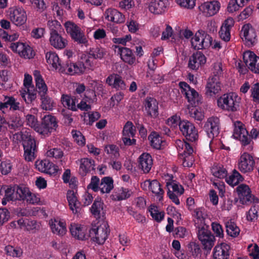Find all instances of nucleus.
Wrapping results in <instances>:
<instances>
[{
  "mask_svg": "<svg viewBox=\"0 0 259 259\" xmlns=\"http://www.w3.org/2000/svg\"><path fill=\"white\" fill-rule=\"evenodd\" d=\"M36 87L38 89L37 92L41 101V106L46 110H50L54 106V101L47 95L48 88L42 79L39 72L35 70L34 72Z\"/></svg>",
  "mask_w": 259,
  "mask_h": 259,
  "instance_id": "f257e3e1",
  "label": "nucleus"
},
{
  "mask_svg": "<svg viewBox=\"0 0 259 259\" xmlns=\"http://www.w3.org/2000/svg\"><path fill=\"white\" fill-rule=\"evenodd\" d=\"M22 145L24 150L25 160L30 161L35 158L34 154L36 151V141L34 138L27 132L20 133Z\"/></svg>",
  "mask_w": 259,
  "mask_h": 259,
  "instance_id": "f03ea898",
  "label": "nucleus"
},
{
  "mask_svg": "<svg viewBox=\"0 0 259 259\" xmlns=\"http://www.w3.org/2000/svg\"><path fill=\"white\" fill-rule=\"evenodd\" d=\"M67 32L71 36L72 39L77 44L85 45L88 40L83 32L75 23L67 21L65 23Z\"/></svg>",
  "mask_w": 259,
  "mask_h": 259,
  "instance_id": "7ed1b4c3",
  "label": "nucleus"
},
{
  "mask_svg": "<svg viewBox=\"0 0 259 259\" xmlns=\"http://www.w3.org/2000/svg\"><path fill=\"white\" fill-rule=\"evenodd\" d=\"M107 224L99 227H94L89 230L90 237L92 240L99 244H103L108 237L110 230Z\"/></svg>",
  "mask_w": 259,
  "mask_h": 259,
  "instance_id": "20e7f679",
  "label": "nucleus"
},
{
  "mask_svg": "<svg viewBox=\"0 0 259 259\" xmlns=\"http://www.w3.org/2000/svg\"><path fill=\"white\" fill-rule=\"evenodd\" d=\"M57 123L55 116L51 115H45L42 119L41 124L36 128V132L45 136L48 135L53 130H56L58 127Z\"/></svg>",
  "mask_w": 259,
  "mask_h": 259,
  "instance_id": "39448f33",
  "label": "nucleus"
},
{
  "mask_svg": "<svg viewBox=\"0 0 259 259\" xmlns=\"http://www.w3.org/2000/svg\"><path fill=\"white\" fill-rule=\"evenodd\" d=\"M198 239L203 246V249L210 250L214 245V236L211 232L204 227L199 228L197 232Z\"/></svg>",
  "mask_w": 259,
  "mask_h": 259,
  "instance_id": "423d86ee",
  "label": "nucleus"
},
{
  "mask_svg": "<svg viewBox=\"0 0 259 259\" xmlns=\"http://www.w3.org/2000/svg\"><path fill=\"white\" fill-rule=\"evenodd\" d=\"M236 191L241 203L248 204L252 202H258V198L251 195V190L247 185L242 184L237 188Z\"/></svg>",
  "mask_w": 259,
  "mask_h": 259,
  "instance_id": "0eeeda50",
  "label": "nucleus"
},
{
  "mask_svg": "<svg viewBox=\"0 0 259 259\" xmlns=\"http://www.w3.org/2000/svg\"><path fill=\"white\" fill-rule=\"evenodd\" d=\"M179 128L187 140L193 142L197 139V131L191 122L185 120L180 121Z\"/></svg>",
  "mask_w": 259,
  "mask_h": 259,
  "instance_id": "6e6552de",
  "label": "nucleus"
},
{
  "mask_svg": "<svg viewBox=\"0 0 259 259\" xmlns=\"http://www.w3.org/2000/svg\"><path fill=\"white\" fill-rule=\"evenodd\" d=\"M243 60L245 65L252 72L259 73V57L253 52H245L243 55Z\"/></svg>",
  "mask_w": 259,
  "mask_h": 259,
  "instance_id": "1a4fd4ad",
  "label": "nucleus"
},
{
  "mask_svg": "<svg viewBox=\"0 0 259 259\" xmlns=\"http://www.w3.org/2000/svg\"><path fill=\"white\" fill-rule=\"evenodd\" d=\"M218 106L222 109L234 112L237 110L239 107L237 103H235L232 97L229 94H224L220 97L217 101Z\"/></svg>",
  "mask_w": 259,
  "mask_h": 259,
  "instance_id": "9d476101",
  "label": "nucleus"
},
{
  "mask_svg": "<svg viewBox=\"0 0 259 259\" xmlns=\"http://www.w3.org/2000/svg\"><path fill=\"white\" fill-rule=\"evenodd\" d=\"M11 21L17 26L23 25L27 20L25 11L21 8H11L9 9Z\"/></svg>",
  "mask_w": 259,
  "mask_h": 259,
  "instance_id": "9b49d317",
  "label": "nucleus"
},
{
  "mask_svg": "<svg viewBox=\"0 0 259 259\" xmlns=\"http://www.w3.org/2000/svg\"><path fill=\"white\" fill-rule=\"evenodd\" d=\"M254 164L253 157L248 153H244L240 157L238 167L242 172L246 173L251 171Z\"/></svg>",
  "mask_w": 259,
  "mask_h": 259,
  "instance_id": "f8f14e48",
  "label": "nucleus"
},
{
  "mask_svg": "<svg viewBox=\"0 0 259 259\" xmlns=\"http://www.w3.org/2000/svg\"><path fill=\"white\" fill-rule=\"evenodd\" d=\"M220 119L217 117H211L207 119L204 129L209 138H213L219 134Z\"/></svg>",
  "mask_w": 259,
  "mask_h": 259,
  "instance_id": "ddd939ff",
  "label": "nucleus"
},
{
  "mask_svg": "<svg viewBox=\"0 0 259 259\" xmlns=\"http://www.w3.org/2000/svg\"><path fill=\"white\" fill-rule=\"evenodd\" d=\"M205 95L212 97L221 90V82L219 77H210L206 85Z\"/></svg>",
  "mask_w": 259,
  "mask_h": 259,
  "instance_id": "4468645a",
  "label": "nucleus"
},
{
  "mask_svg": "<svg viewBox=\"0 0 259 259\" xmlns=\"http://www.w3.org/2000/svg\"><path fill=\"white\" fill-rule=\"evenodd\" d=\"M206 63V57L201 52H197L190 57L188 67L192 70H197Z\"/></svg>",
  "mask_w": 259,
  "mask_h": 259,
  "instance_id": "2eb2a0df",
  "label": "nucleus"
},
{
  "mask_svg": "<svg viewBox=\"0 0 259 259\" xmlns=\"http://www.w3.org/2000/svg\"><path fill=\"white\" fill-rule=\"evenodd\" d=\"M241 32L243 33L246 44L248 46H252L254 44L256 39V33L254 29L249 23L244 25L242 28Z\"/></svg>",
  "mask_w": 259,
  "mask_h": 259,
  "instance_id": "dca6fc26",
  "label": "nucleus"
},
{
  "mask_svg": "<svg viewBox=\"0 0 259 259\" xmlns=\"http://www.w3.org/2000/svg\"><path fill=\"white\" fill-rule=\"evenodd\" d=\"M158 103L153 98L147 97L145 100V107L147 115L152 118H156L159 115Z\"/></svg>",
  "mask_w": 259,
  "mask_h": 259,
  "instance_id": "f3484780",
  "label": "nucleus"
},
{
  "mask_svg": "<svg viewBox=\"0 0 259 259\" xmlns=\"http://www.w3.org/2000/svg\"><path fill=\"white\" fill-rule=\"evenodd\" d=\"M233 136L235 139L239 140L243 146L248 145L251 142L247 131L242 126H235Z\"/></svg>",
  "mask_w": 259,
  "mask_h": 259,
  "instance_id": "a211bd4d",
  "label": "nucleus"
},
{
  "mask_svg": "<svg viewBox=\"0 0 259 259\" xmlns=\"http://www.w3.org/2000/svg\"><path fill=\"white\" fill-rule=\"evenodd\" d=\"M230 246L225 243L216 246L214 248L213 257L214 259H228L230 256Z\"/></svg>",
  "mask_w": 259,
  "mask_h": 259,
  "instance_id": "6ab92c4d",
  "label": "nucleus"
},
{
  "mask_svg": "<svg viewBox=\"0 0 259 259\" xmlns=\"http://www.w3.org/2000/svg\"><path fill=\"white\" fill-rule=\"evenodd\" d=\"M220 8V3L215 1L204 3L200 7L201 10L206 13V16L208 17L215 15L219 11Z\"/></svg>",
  "mask_w": 259,
  "mask_h": 259,
  "instance_id": "aec40b11",
  "label": "nucleus"
},
{
  "mask_svg": "<svg viewBox=\"0 0 259 259\" xmlns=\"http://www.w3.org/2000/svg\"><path fill=\"white\" fill-rule=\"evenodd\" d=\"M118 49V53L120 55L121 59L129 65H133L136 61V58L132 50L126 47L115 46Z\"/></svg>",
  "mask_w": 259,
  "mask_h": 259,
  "instance_id": "412c9836",
  "label": "nucleus"
},
{
  "mask_svg": "<svg viewBox=\"0 0 259 259\" xmlns=\"http://www.w3.org/2000/svg\"><path fill=\"white\" fill-rule=\"evenodd\" d=\"M105 18L108 21L121 23L124 21V16L117 10L114 9H108L105 12Z\"/></svg>",
  "mask_w": 259,
  "mask_h": 259,
  "instance_id": "4be33fe9",
  "label": "nucleus"
},
{
  "mask_svg": "<svg viewBox=\"0 0 259 259\" xmlns=\"http://www.w3.org/2000/svg\"><path fill=\"white\" fill-rule=\"evenodd\" d=\"M167 0H153L148 5L149 11L154 14H161L166 9Z\"/></svg>",
  "mask_w": 259,
  "mask_h": 259,
  "instance_id": "5701e85b",
  "label": "nucleus"
},
{
  "mask_svg": "<svg viewBox=\"0 0 259 259\" xmlns=\"http://www.w3.org/2000/svg\"><path fill=\"white\" fill-rule=\"evenodd\" d=\"M153 164L151 156L148 153H143L139 157V167L145 173L150 170Z\"/></svg>",
  "mask_w": 259,
  "mask_h": 259,
  "instance_id": "b1692460",
  "label": "nucleus"
},
{
  "mask_svg": "<svg viewBox=\"0 0 259 259\" xmlns=\"http://www.w3.org/2000/svg\"><path fill=\"white\" fill-rule=\"evenodd\" d=\"M67 198L70 209L73 213H76L81 209L80 203L77 200L74 192L72 190H68L67 194Z\"/></svg>",
  "mask_w": 259,
  "mask_h": 259,
  "instance_id": "393cba45",
  "label": "nucleus"
},
{
  "mask_svg": "<svg viewBox=\"0 0 259 259\" xmlns=\"http://www.w3.org/2000/svg\"><path fill=\"white\" fill-rule=\"evenodd\" d=\"M184 94L193 106H196L202 103L201 97L199 96L198 93L192 88L187 90Z\"/></svg>",
  "mask_w": 259,
  "mask_h": 259,
  "instance_id": "a878e982",
  "label": "nucleus"
},
{
  "mask_svg": "<svg viewBox=\"0 0 259 259\" xmlns=\"http://www.w3.org/2000/svg\"><path fill=\"white\" fill-rule=\"evenodd\" d=\"M104 203L101 201V198H97L94 201L92 207L91 212L92 214L97 219H100L101 216L105 215V212L103 210Z\"/></svg>",
  "mask_w": 259,
  "mask_h": 259,
  "instance_id": "bb28decb",
  "label": "nucleus"
},
{
  "mask_svg": "<svg viewBox=\"0 0 259 259\" xmlns=\"http://www.w3.org/2000/svg\"><path fill=\"white\" fill-rule=\"evenodd\" d=\"M147 183L148 184V187L152 192L154 193L156 196L160 197L159 200H161L162 199L164 191L161 188V185L159 182L156 180H154L152 181L147 180L145 182V184Z\"/></svg>",
  "mask_w": 259,
  "mask_h": 259,
  "instance_id": "cd10ccee",
  "label": "nucleus"
},
{
  "mask_svg": "<svg viewBox=\"0 0 259 259\" xmlns=\"http://www.w3.org/2000/svg\"><path fill=\"white\" fill-rule=\"evenodd\" d=\"M50 35V41L52 46L58 49H61L65 47L67 42L63 39L59 33H53Z\"/></svg>",
  "mask_w": 259,
  "mask_h": 259,
  "instance_id": "c85d7f7f",
  "label": "nucleus"
},
{
  "mask_svg": "<svg viewBox=\"0 0 259 259\" xmlns=\"http://www.w3.org/2000/svg\"><path fill=\"white\" fill-rule=\"evenodd\" d=\"M113 180L111 177H106L100 182V191L102 193H109L113 189Z\"/></svg>",
  "mask_w": 259,
  "mask_h": 259,
  "instance_id": "c756f323",
  "label": "nucleus"
},
{
  "mask_svg": "<svg viewBox=\"0 0 259 259\" xmlns=\"http://www.w3.org/2000/svg\"><path fill=\"white\" fill-rule=\"evenodd\" d=\"M95 161L91 159L82 158L80 160V172L82 175H85L91 170V168L95 170Z\"/></svg>",
  "mask_w": 259,
  "mask_h": 259,
  "instance_id": "7c9ffc66",
  "label": "nucleus"
},
{
  "mask_svg": "<svg viewBox=\"0 0 259 259\" xmlns=\"http://www.w3.org/2000/svg\"><path fill=\"white\" fill-rule=\"evenodd\" d=\"M202 40L198 45L196 44L194 47L195 50L206 49L212 45V38L204 31V34L202 33Z\"/></svg>",
  "mask_w": 259,
  "mask_h": 259,
  "instance_id": "2f4dec72",
  "label": "nucleus"
},
{
  "mask_svg": "<svg viewBox=\"0 0 259 259\" xmlns=\"http://www.w3.org/2000/svg\"><path fill=\"white\" fill-rule=\"evenodd\" d=\"M148 140L150 141V145L153 148L160 149L163 141L157 133L155 132H151L148 136Z\"/></svg>",
  "mask_w": 259,
  "mask_h": 259,
  "instance_id": "473e14b6",
  "label": "nucleus"
},
{
  "mask_svg": "<svg viewBox=\"0 0 259 259\" xmlns=\"http://www.w3.org/2000/svg\"><path fill=\"white\" fill-rule=\"evenodd\" d=\"M27 88V92L26 93H22L21 96L25 102L27 104L31 103L36 98V93L34 89L33 86L28 87ZM38 90H36L37 92Z\"/></svg>",
  "mask_w": 259,
  "mask_h": 259,
  "instance_id": "72a5a7b5",
  "label": "nucleus"
},
{
  "mask_svg": "<svg viewBox=\"0 0 259 259\" xmlns=\"http://www.w3.org/2000/svg\"><path fill=\"white\" fill-rule=\"evenodd\" d=\"M226 232L227 234L231 237H236L240 233V229L236 224L231 220L226 223Z\"/></svg>",
  "mask_w": 259,
  "mask_h": 259,
  "instance_id": "f704fd0d",
  "label": "nucleus"
},
{
  "mask_svg": "<svg viewBox=\"0 0 259 259\" xmlns=\"http://www.w3.org/2000/svg\"><path fill=\"white\" fill-rule=\"evenodd\" d=\"M70 231L72 235L79 240H86L89 236L85 235L82 228L76 225H71Z\"/></svg>",
  "mask_w": 259,
  "mask_h": 259,
  "instance_id": "c9c22d12",
  "label": "nucleus"
},
{
  "mask_svg": "<svg viewBox=\"0 0 259 259\" xmlns=\"http://www.w3.org/2000/svg\"><path fill=\"white\" fill-rule=\"evenodd\" d=\"M243 180L242 176L235 169L233 171L232 175L228 178H226L227 183L232 186H234L238 184L240 182H242Z\"/></svg>",
  "mask_w": 259,
  "mask_h": 259,
  "instance_id": "e433bc0d",
  "label": "nucleus"
},
{
  "mask_svg": "<svg viewBox=\"0 0 259 259\" xmlns=\"http://www.w3.org/2000/svg\"><path fill=\"white\" fill-rule=\"evenodd\" d=\"M40 163L45 168V171L47 174L50 175H55L58 170V166L50 162L49 160H45L41 161Z\"/></svg>",
  "mask_w": 259,
  "mask_h": 259,
  "instance_id": "4c0bfd02",
  "label": "nucleus"
},
{
  "mask_svg": "<svg viewBox=\"0 0 259 259\" xmlns=\"http://www.w3.org/2000/svg\"><path fill=\"white\" fill-rule=\"evenodd\" d=\"M119 191L121 193L115 192L114 194L110 196L111 198L113 200H122L128 198L131 196L130 192L127 189L121 188Z\"/></svg>",
  "mask_w": 259,
  "mask_h": 259,
  "instance_id": "58836bf2",
  "label": "nucleus"
},
{
  "mask_svg": "<svg viewBox=\"0 0 259 259\" xmlns=\"http://www.w3.org/2000/svg\"><path fill=\"white\" fill-rule=\"evenodd\" d=\"M7 124L10 128L15 130L23 125V121L19 116L13 114L10 116V121Z\"/></svg>",
  "mask_w": 259,
  "mask_h": 259,
  "instance_id": "ea45409f",
  "label": "nucleus"
},
{
  "mask_svg": "<svg viewBox=\"0 0 259 259\" xmlns=\"http://www.w3.org/2000/svg\"><path fill=\"white\" fill-rule=\"evenodd\" d=\"M51 229L53 233L60 235H64L66 232L65 224L61 221L56 222V223L52 224Z\"/></svg>",
  "mask_w": 259,
  "mask_h": 259,
  "instance_id": "a19ab883",
  "label": "nucleus"
},
{
  "mask_svg": "<svg viewBox=\"0 0 259 259\" xmlns=\"http://www.w3.org/2000/svg\"><path fill=\"white\" fill-rule=\"evenodd\" d=\"M62 102L64 104L68 106L69 109L73 111H76L75 106L76 98L75 97H70L68 95H63L62 98Z\"/></svg>",
  "mask_w": 259,
  "mask_h": 259,
  "instance_id": "79ce46f5",
  "label": "nucleus"
},
{
  "mask_svg": "<svg viewBox=\"0 0 259 259\" xmlns=\"http://www.w3.org/2000/svg\"><path fill=\"white\" fill-rule=\"evenodd\" d=\"M46 58L48 63L51 64L54 68H58V64L60 60L55 53L48 52L46 55Z\"/></svg>",
  "mask_w": 259,
  "mask_h": 259,
  "instance_id": "37998d69",
  "label": "nucleus"
},
{
  "mask_svg": "<svg viewBox=\"0 0 259 259\" xmlns=\"http://www.w3.org/2000/svg\"><path fill=\"white\" fill-rule=\"evenodd\" d=\"M212 175L220 179H223L227 177V171L223 167L221 166H213L211 168Z\"/></svg>",
  "mask_w": 259,
  "mask_h": 259,
  "instance_id": "c03bdc74",
  "label": "nucleus"
},
{
  "mask_svg": "<svg viewBox=\"0 0 259 259\" xmlns=\"http://www.w3.org/2000/svg\"><path fill=\"white\" fill-rule=\"evenodd\" d=\"M89 55L95 59H101L105 55V52L103 48L96 47L90 49Z\"/></svg>",
  "mask_w": 259,
  "mask_h": 259,
  "instance_id": "a18cd8bd",
  "label": "nucleus"
},
{
  "mask_svg": "<svg viewBox=\"0 0 259 259\" xmlns=\"http://www.w3.org/2000/svg\"><path fill=\"white\" fill-rule=\"evenodd\" d=\"M151 215L157 222H160L164 218L163 212H159L158 207L155 205H151L149 209Z\"/></svg>",
  "mask_w": 259,
  "mask_h": 259,
  "instance_id": "49530a36",
  "label": "nucleus"
},
{
  "mask_svg": "<svg viewBox=\"0 0 259 259\" xmlns=\"http://www.w3.org/2000/svg\"><path fill=\"white\" fill-rule=\"evenodd\" d=\"M48 25L50 30V35L53 33H58V31L62 29L61 24L57 20H49L48 22Z\"/></svg>",
  "mask_w": 259,
  "mask_h": 259,
  "instance_id": "de8ad7c7",
  "label": "nucleus"
},
{
  "mask_svg": "<svg viewBox=\"0 0 259 259\" xmlns=\"http://www.w3.org/2000/svg\"><path fill=\"white\" fill-rule=\"evenodd\" d=\"M135 130L133 123L131 121H127L124 126L122 134L123 136L133 137L135 136Z\"/></svg>",
  "mask_w": 259,
  "mask_h": 259,
  "instance_id": "09e8293b",
  "label": "nucleus"
},
{
  "mask_svg": "<svg viewBox=\"0 0 259 259\" xmlns=\"http://www.w3.org/2000/svg\"><path fill=\"white\" fill-rule=\"evenodd\" d=\"M188 250L194 257L201 254V249L199 245L195 242H191L188 245Z\"/></svg>",
  "mask_w": 259,
  "mask_h": 259,
  "instance_id": "8fccbe9b",
  "label": "nucleus"
},
{
  "mask_svg": "<svg viewBox=\"0 0 259 259\" xmlns=\"http://www.w3.org/2000/svg\"><path fill=\"white\" fill-rule=\"evenodd\" d=\"M88 189H91L94 192L100 190V183L99 178L96 176H93L91 178V183L88 186Z\"/></svg>",
  "mask_w": 259,
  "mask_h": 259,
  "instance_id": "3c124183",
  "label": "nucleus"
},
{
  "mask_svg": "<svg viewBox=\"0 0 259 259\" xmlns=\"http://www.w3.org/2000/svg\"><path fill=\"white\" fill-rule=\"evenodd\" d=\"M7 254L13 257H20L22 254V251L20 249L15 248L12 246H7L5 247Z\"/></svg>",
  "mask_w": 259,
  "mask_h": 259,
  "instance_id": "603ef678",
  "label": "nucleus"
},
{
  "mask_svg": "<svg viewBox=\"0 0 259 259\" xmlns=\"http://www.w3.org/2000/svg\"><path fill=\"white\" fill-rule=\"evenodd\" d=\"M118 148L114 145H109L105 147V151L108 154L113 155L114 158H117L119 156Z\"/></svg>",
  "mask_w": 259,
  "mask_h": 259,
  "instance_id": "864d4df0",
  "label": "nucleus"
},
{
  "mask_svg": "<svg viewBox=\"0 0 259 259\" xmlns=\"http://www.w3.org/2000/svg\"><path fill=\"white\" fill-rule=\"evenodd\" d=\"M5 191V195L6 199H7V201L10 200H15V199L13 198V194L15 193V185L13 186H6L4 188Z\"/></svg>",
  "mask_w": 259,
  "mask_h": 259,
  "instance_id": "5fc2aeb1",
  "label": "nucleus"
},
{
  "mask_svg": "<svg viewBox=\"0 0 259 259\" xmlns=\"http://www.w3.org/2000/svg\"><path fill=\"white\" fill-rule=\"evenodd\" d=\"M221 38L225 41H228L230 39V29L222 26L219 31Z\"/></svg>",
  "mask_w": 259,
  "mask_h": 259,
  "instance_id": "6e6d98bb",
  "label": "nucleus"
},
{
  "mask_svg": "<svg viewBox=\"0 0 259 259\" xmlns=\"http://www.w3.org/2000/svg\"><path fill=\"white\" fill-rule=\"evenodd\" d=\"M25 47L26 46L22 42H12L10 46V48L13 51L17 52L20 56H22L21 54L24 52Z\"/></svg>",
  "mask_w": 259,
  "mask_h": 259,
  "instance_id": "4d7b16f0",
  "label": "nucleus"
},
{
  "mask_svg": "<svg viewBox=\"0 0 259 259\" xmlns=\"http://www.w3.org/2000/svg\"><path fill=\"white\" fill-rule=\"evenodd\" d=\"M244 6L241 5L240 4H238L237 0H231L227 7V11L229 13H233L239 9L240 7H242Z\"/></svg>",
  "mask_w": 259,
  "mask_h": 259,
  "instance_id": "13d9d810",
  "label": "nucleus"
},
{
  "mask_svg": "<svg viewBox=\"0 0 259 259\" xmlns=\"http://www.w3.org/2000/svg\"><path fill=\"white\" fill-rule=\"evenodd\" d=\"M10 218V212L6 208H0V226L7 222Z\"/></svg>",
  "mask_w": 259,
  "mask_h": 259,
  "instance_id": "bf43d9fd",
  "label": "nucleus"
},
{
  "mask_svg": "<svg viewBox=\"0 0 259 259\" xmlns=\"http://www.w3.org/2000/svg\"><path fill=\"white\" fill-rule=\"evenodd\" d=\"M114 88L119 90H124L125 89V84L122 78L119 75H116L113 80Z\"/></svg>",
  "mask_w": 259,
  "mask_h": 259,
  "instance_id": "052dcab7",
  "label": "nucleus"
},
{
  "mask_svg": "<svg viewBox=\"0 0 259 259\" xmlns=\"http://www.w3.org/2000/svg\"><path fill=\"white\" fill-rule=\"evenodd\" d=\"M259 208L258 206H253L251 207L248 212L247 215V219L248 220L253 221L254 220H256L258 217L257 210Z\"/></svg>",
  "mask_w": 259,
  "mask_h": 259,
  "instance_id": "680f3d73",
  "label": "nucleus"
},
{
  "mask_svg": "<svg viewBox=\"0 0 259 259\" xmlns=\"http://www.w3.org/2000/svg\"><path fill=\"white\" fill-rule=\"evenodd\" d=\"M27 124L36 131V128L39 127L37 118L33 115L28 114L26 116Z\"/></svg>",
  "mask_w": 259,
  "mask_h": 259,
  "instance_id": "e2e57ef3",
  "label": "nucleus"
},
{
  "mask_svg": "<svg viewBox=\"0 0 259 259\" xmlns=\"http://www.w3.org/2000/svg\"><path fill=\"white\" fill-rule=\"evenodd\" d=\"M72 133L73 134V138L79 145L83 146L85 144L84 137L80 132L73 131Z\"/></svg>",
  "mask_w": 259,
  "mask_h": 259,
  "instance_id": "0e129e2a",
  "label": "nucleus"
},
{
  "mask_svg": "<svg viewBox=\"0 0 259 259\" xmlns=\"http://www.w3.org/2000/svg\"><path fill=\"white\" fill-rule=\"evenodd\" d=\"M211 227L213 231L215 234L216 236L219 237L220 238H223L224 237L223 230V228L219 223H212L211 224Z\"/></svg>",
  "mask_w": 259,
  "mask_h": 259,
  "instance_id": "69168bd1",
  "label": "nucleus"
},
{
  "mask_svg": "<svg viewBox=\"0 0 259 259\" xmlns=\"http://www.w3.org/2000/svg\"><path fill=\"white\" fill-rule=\"evenodd\" d=\"M48 156L60 158L63 155V152L60 149L54 148L48 151L47 153Z\"/></svg>",
  "mask_w": 259,
  "mask_h": 259,
  "instance_id": "338daca9",
  "label": "nucleus"
},
{
  "mask_svg": "<svg viewBox=\"0 0 259 259\" xmlns=\"http://www.w3.org/2000/svg\"><path fill=\"white\" fill-rule=\"evenodd\" d=\"M12 169V165L10 163L6 161L1 162L0 170L3 175H7L10 172Z\"/></svg>",
  "mask_w": 259,
  "mask_h": 259,
  "instance_id": "774afa93",
  "label": "nucleus"
}]
</instances>
